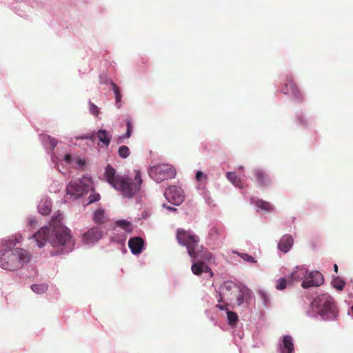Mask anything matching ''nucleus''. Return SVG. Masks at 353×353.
I'll return each instance as SVG.
<instances>
[{
	"mask_svg": "<svg viewBox=\"0 0 353 353\" xmlns=\"http://www.w3.org/2000/svg\"><path fill=\"white\" fill-rule=\"evenodd\" d=\"M39 211L42 215H48L51 211L50 201H41L39 205Z\"/></svg>",
	"mask_w": 353,
	"mask_h": 353,
	"instance_id": "4be33fe9",
	"label": "nucleus"
},
{
	"mask_svg": "<svg viewBox=\"0 0 353 353\" xmlns=\"http://www.w3.org/2000/svg\"><path fill=\"white\" fill-rule=\"evenodd\" d=\"M54 232L59 243H68L72 240L71 231L65 226L59 225L54 227Z\"/></svg>",
	"mask_w": 353,
	"mask_h": 353,
	"instance_id": "9d476101",
	"label": "nucleus"
},
{
	"mask_svg": "<svg viewBox=\"0 0 353 353\" xmlns=\"http://www.w3.org/2000/svg\"><path fill=\"white\" fill-rule=\"evenodd\" d=\"M90 112L94 116H97L99 113V108L92 102H89Z\"/></svg>",
	"mask_w": 353,
	"mask_h": 353,
	"instance_id": "f704fd0d",
	"label": "nucleus"
},
{
	"mask_svg": "<svg viewBox=\"0 0 353 353\" xmlns=\"http://www.w3.org/2000/svg\"><path fill=\"white\" fill-rule=\"evenodd\" d=\"M97 137L103 145L108 147L110 142V135L108 132L105 130H100L97 133Z\"/></svg>",
	"mask_w": 353,
	"mask_h": 353,
	"instance_id": "a211bd4d",
	"label": "nucleus"
},
{
	"mask_svg": "<svg viewBox=\"0 0 353 353\" xmlns=\"http://www.w3.org/2000/svg\"><path fill=\"white\" fill-rule=\"evenodd\" d=\"M192 272L194 274L199 276L203 272V263L198 262L194 263L191 268Z\"/></svg>",
	"mask_w": 353,
	"mask_h": 353,
	"instance_id": "b1692460",
	"label": "nucleus"
},
{
	"mask_svg": "<svg viewBox=\"0 0 353 353\" xmlns=\"http://www.w3.org/2000/svg\"><path fill=\"white\" fill-rule=\"evenodd\" d=\"M71 159H72V157H71L70 154H68L65 155L64 160H65V162L70 163V161H71Z\"/></svg>",
	"mask_w": 353,
	"mask_h": 353,
	"instance_id": "c03bdc74",
	"label": "nucleus"
},
{
	"mask_svg": "<svg viewBox=\"0 0 353 353\" xmlns=\"http://www.w3.org/2000/svg\"><path fill=\"white\" fill-rule=\"evenodd\" d=\"M227 317L228 320V324L230 325H236L239 319L237 314L235 312L229 310L227 311Z\"/></svg>",
	"mask_w": 353,
	"mask_h": 353,
	"instance_id": "bb28decb",
	"label": "nucleus"
},
{
	"mask_svg": "<svg viewBox=\"0 0 353 353\" xmlns=\"http://www.w3.org/2000/svg\"><path fill=\"white\" fill-rule=\"evenodd\" d=\"M334 270L335 272H336V273L338 272V266L336 264L334 265Z\"/></svg>",
	"mask_w": 353,
	"mask_h": 353,
	"instance_id": "8fccbe9b",
	"label": "nucleus"
},
{
	"mask_svg": "<svg viewBox=\"0 0 353 353\" xmlns=\"http://www.w3.org/2000/svg\"><path fill=\"white\" fill-rule=\"evenodd\" d=\"M292 244H278L279 249L283 253H287L292 248Z\"/></svg>",
	"mask_w": 353,
	"mask_h": 353,
	"instance_id": "e433bc0d",
	"label": "nucleus"
},
{
	"mask_svg": "<svg viewBox=\"0 0 353 353\" xmlns=\"http://www.w3.org/2000/svg\"><path fill=\"white\" fill-rule=\"evenodd\" d=\"M149 174L157 182H161L174 177L176 172L171 165L159 164L150 169Z\"/></svg>",
	"mask_w": 353,
	"mask_h": 353,
	"instance_id": "20e7f679",
	"label": "nucleus"
},
{
	"mask_svg": "<svg viewBox=\"0 0 353 353\" xmlns=\"http://www.w3.org/2000/svg\"><path fill=\"white\" fill-rule=\"evenodd\" d=\"M234 253L238 254L239 256H240L244 261H247V262H249V263H256V261L254 259V258L248 254H245V253H240V252H236V251H234Z\"/></svg>",
	"mask_w": 353,
	"mask_h": 353,
	"instance_id": "473e14b6",
	"label": "nucleus"
},
{
	"mask_svg": "<svg viewBox=\"0 0 353 353\" xmlns=\"http://www.w3.org/2000/svg\"><path fill=\"white\" fill-rule=\"evenodd\" d=\"M62 219L61 214L58 212L57 214H54V215L52 218V223L53 225L59 223Z\"/></svg>",
	"mask_w": 353,
	"mask_h": 353,
	"instance_id": "4c0bfd02",
	"label": "nucleus"
},
{
	"mask_svg": "<svg viewBox=\"0 0 353 353\" xmlns=\"http://www.w3.org/2000/svg\"><path fill=\"white\" fill-rule=\"evenodd\" d=\"M351 311L353 313V305L351 307Z\"/></svg>",
	"mask_w": 353,
	"mask_h": 353,
	"instance_id": "5fc2aeb1",
	"label": "nucleus"
},
{
	"mask_svg": "<svg viewBox=\"0 0 353 353\" xmlns=\"http://www.w3.org/2000/svg\"><path fill=\"white\" fill-rule=\"evenodd\" d=\"M52 236L50 228L44 226L34 235V238L37 243H45L50 241Z\"/></svg>",
	"mask_w": 353,
	"mask_h": 353,
	"instance_id": "f8f14e48",
	"label": "nucleus"
},
{
	"mask_svg": "<svg viewBox=\"0 0 353 353\" xmlns=\"http://www.w3.org/2000/svg\"><path fill=\"white\" fill-rule=\"evenodd\" d=\"M188 254L194 259L210 261L212 259V254L208 252L201 244H186Z\"/></svg>",
	"mask_w": 353,
	"mask_h": 353,
	"instance_id": "39448f33",
	"label": "nucleus"
},
{
	"mask_svg": "<svg viewBox=\"0 0 353 353\" xmlns=\"http://www.w3.org/2000/svg\"><path fill=\"white\" fill-rule=\"evenodd\" d=\"M294 239L290 234H285L282 236L280 243H293Z\"/></svg>",
	"mask_w": 353,
	"mask_h": 353,
	"instance_id": "58836bf2",
	"label": "nucleus"
},
{
	"mask_svg": "<svg viewBox=\"0 0 353 353\" xmlns=\"http://www.w3.org/2000/svg\"><path fill=\"white\" fill-rule=\"evenodd\" d=\"M89 199H90V201H89L90 203L97 201L100 199V195L99 194H90L89 196Z\"/></svg>",
	"mask_w": 353,
	"mask_h": 353,
	"instance_id": "a19ab883",
	"label": "nucleus"
},
{
	"mask_svg": "<svg viewBox=\"0 0 353 353\" xmlns=\"http://www.w3.org/2000/svg\"><path fill=\"white\" fill-rule=\"evenodd\" d=\"M23 241V239L21 236V234H18L14 236V239H9L8 241V243H21ZM6 243H7V241Z\"/></svg>",
	"mask_w": 353,
	"mask_h": 353,
	"instance_id": "ea45409f",
	"label": "nucleus"
},
{
	"mask_svg": "<svg viewBox=\"0 0 353 353\" xmlns=\"http://www.w3.org/2000/svg\"><path fill=\"white\" fill-rule=\"evenodd\" d=\"M216 307L217 308H219L220 310H226V311L228 310L227 307L225 305H219V304H218V305H216Z\"/></svg>",
	"mask_w": 353,
	"mask_h": 353,
	"instance_id": "a18cd8bd",
	"label": "nucleus"
},
{
	"mask_svg": "<svg viewBox=\"0 0 353 353\" xmlns=\"http://www.w3.org/2000/svg\"><path fill=\"white\" fill-rule=\"evenodd\" d=\"M103 236V231L99 228L95 227L85 232L83 239L85 243H94L101 240Z\"/></svg>",
	"mask_w": 353,
	"mask_h": 353,
	"instance_id": "9b49d317",
	"label": "nucleus"
},
{
	"mask_svg": "<svg viewBox=\"0 0 353 353\" xmlns=\"http://www.w3.org/2000/svg\"><path fill=\"white\" fill-rule=\"evenodd\" d=\"M81 139H90L92 141H94V139H95V135L94 134H92L90 136L82 137H81Z\"/></svg>",
	"mask_w": 353,
	"mask_h": 353,
	"instance_id": "49530a36",
	"label": "nucleus"
},
{
	"mask_svg": "<svg viewBox=\"0 0 353 353\" xmlns=\"http://www.w3.org/2000/svg\"><path fill=\"white\" fill-rule=\"evenodd\" d=\"M324 282L323 274L318 271L311 272L308 277L302 281L301 286L303 288H308L310 287H319Z\"/></svg>",
	"mask_w": 353,
	"mask_h": 353,
	"instance_id": "6e6552de",
	"label": "nucleus"
},
{
	"mask_svg": "<svg viewBox=\"0 0 353 353\" xmlns=\"http://www.w3.org/2000/svg\"><path fill=\"white\" fill-rule=\"evenodd\" d=\"M128 243H144V241L141 237H132L129 239Z\"/></svg>",
	"mask_w": 353,
	"mask_h": 353,
	"instance_id": "79ce46f5",
	"label": "nucleus"
},
{
	"mask_svg": "<svg viewBox=\"0 0 353 353\" xmlns=\"http://www.w3.org/2000/svg\"><path fill=\"white\" fill-rule=\"evenodd\" d=\"M51 145H52V148H54V147L57 145V142H56V141H55V140H52V141H51Z\"/></svg>",
	"mask_w": 353,
	"mask_h": 353,
	"instance_id": "09e8293b",
	"label": "nucleus"
},
{
	"mask_svg": "<svg viewBox=\"0 0 353 353\" xmlns=\"http://www.w3.org/2000/svg\"><path fill=\"white\" fill-rule=\"evenodd\" d=\"M112 88L114 92L116 103H117V108H120V106H121L120 103H121V98H122V95L120 92V90H119V87L114 83H112Z\"/></svg>",
	"mask_w": 353,
	"mask_h": 353,
	"instance_id": "393cba45",
	"label": "nucleus"
},
{
	"mask_svg": "<svg viewBox=\"0 0 353 353\" xmlns=\"http://www.w3.org/2000/svg\"><path fill=\"white\" fill-rule=\"evenodd\" d=\"M144 244H128L129 248L134 254H138L141 252Z\"/></svg>",
	"mask_w": 353,
	"mask_h": 353,
	"instance_id": "2f4dec72",
	"label": "nucleus"
},
{
	"mask_svg": "<svg viewBox=\"0 0 353 353\" xmlns=\"http://www.w3.org/2000/svg\"><path fill=\"white\" fill-rule=\"evenodd\" d=\"M93 221L98 224L104 223L108 221V217L103 209H98L94 212Z\"/></svg>",
	"mask_w": 353,
	"mask_h": 353,
	"instance_id": "6ab92c4d",
	"label": "nucleus"
},
{
	"mask_svg": "<svg viewBox=\"0 0 353 353\" xmlns=\"http://www.w3.org/2000/svg\"><path fill=\"white\" fill-rule=\"evenodd\" d=\"M79 164H83V163L82 162V161H81V160H79Z\"/></svg>",
	"mask_w": 353,
	"mask_h": 353,
	"instance_id": "603ef678",
	"label": "nucleus"
},
{
	"mask_svg": "<svg viewBox=\"0 0 353 353\" xmlns=\"http://www.w3.org/2000/svg\"><path fill=\"white\" fill-rule=\"evenodd\" d=\"M117 225L127 232H131L132 230V225L131 223L125 220H119L117 222Z\"/></svg>",
	"mask_w": 353,
	"mask_h": 353,
	"instance_id": "c85d7f7f",
	"label": "nucleus"
},
{
	"mask_svg": "<svg viewBox=\"0 0 353 353\" xmlns=\"http://www.w3.org/2000/svg\"><path fill=\"white\" fill-rule=\"evenodd\" d=\"M176 239L178 243H198L199 238L192 231L184 229H178L176 231Z\"/></svg>",
	"mask_w": 353,
	"mask_h": 353,
	"instance_id": "1a4fd4ad",
	"label": "nucleus"
},
{
	"mask_svg": "<svg viewBox=\"0 0 353 353\" xmlns=\"http://www.w3.org/2000/svg\"><path fill=\"white\" fill-rule=\"evenodd\" d=\"M254 203L258 208L265 211L271 212L274 210V207L270 204V203L262 199H256Z\"/></svg>",
	"mask_w": 353,
	"mask_h": 353,
	"instance_id": "5701e85b",
	"label": "nucleus"
},
{
	"mask_svg": "<svg viewBox=\"0 0 353 353\" xmlns=\"http://www.w3.org/2000/svg\"><path fill=\"white\" fill-rule=\"evenodd\" d=\"M118 153L120 157L125 159L129 157L130 152L128 146L122 145L119 148Z\"/></svg>",
	"mask_w": 353,
	"mask_h": 353,
	"instance_id": "c756f323",
	"label": "nucleus"
},
{
	"mask_svg": "<svg viewBox=\"0 0 353 353\" xmlns=\"http://www.w3.org/2000/svg\"><path fill=\"white\" fill-rule=\"evenodd\" d=\"M222 301V299L221 298H220V299L219 300V302H221Z\"/></svg>",
	"mask_w": 353,
	"mask_h": 353,
	"instance_id": "6e6d98bb",
	"label": "nucleus"
},
{
	"mask_svg": "<svg viewBox=\"0 0 353 353\" xmlns=\"http://www.w3.org/2000/svg\"><path fill=\"white\" fill-rule=\"evenodd\" d=\"M254 175L256 178V181H257L259 185H260L261 187L268 186L270 184L271 179L268 174L265 173L263 170H256L254 172Z\"/></svg>",
	"mask_w": 353,
	"mask_h": 353,
	"instance_id": "2eb2a0df",
	"label": "nucleus"
},
{
	"mask_svg": "<svg viewBox=\"0 0 353 353\" xmlns=\"http://www.w3.org/2000/svg\"><path fill=\"white\" fill-rule=\"evenodd\" d=\"M281 92L285 94H292L296 99L301 98L300 90L292 80H287L285 88L281 90Z\"/></svg>",
	"mask_w": 353,
	"mask_h": 353,
	"instance_id": "4468645a",
	"label": "nucleus"
},
{
	"mask_svg": "<svg viewBox=\"0 0 353 353\" xmlns=\"http://www.w3.org/2000/svg\"><path fill=\"white\" fill-rule=\"evenodd\" d=\"M203 272H210V275L212 276H213V272L211 271V269L208 265H205L204 263H203Z\"/></svg>",
	"mask_w": 353,
	"mask_h": 353,
	"instance_id": "37998d69",
	"label": "nucleus"
},
{
	"mask_svg": "<svg viewBox=\"0 0 353 353\" xmlns=\"http://www.w3.org/2000/svg\"><path fill=\"white\" fill-rule=\"evenodd\" d=\"M225 288L227 290H231L233 288H235L236 290V303L238 305H241L243 302V299H244V296H243V292L237 288L236 287V285L232 283H225Z\"/></svg>",
	"mask_w": 353,
	"mask_h": 353,
	"instance_id": "aec40b11",
	"label": "nucleus"
},
{
	"mask_svg": "<svg viewBox=\"0 0 353 353\" xmlns=\"http://www.w3.org/2000/svg\"><path fill=\"white\" fill-rule=\"evenodd\" d=\"M228 179L236 187L239 188H243V183L240 177H239L234 172H229L226 174Z\"/></svg>",
	"mask_w": 353,
	"mask_h": 353,
	"instance_id": "412c9836",
	"label": "nucleus"
},
{
	"mask_svg": "<svg viewBox=\"0 0 353 353\" xmlns=\"http://www.w3.org/2000/svg\"><path fill=\"white\" fill-rule=\"evenodd\" d=\"M311 306L325 320L334 319L338 314L334 299L328 294L317 296L311 303Z\"/></svg>",
	"mask_w": 353,
	"mask_h": 353,
	"instance_id": "7ed1b4c3",
	"label": "nucleus"
},
{
	"mask_svg": "<svg viewBox=\"0 0 353 353\" xmlns=\"http://www.w3.org/2000/svg\"><path fill=\"white\" fill-rule=\"evenodd\" d=\"M217 232H218L217 229H216V228H212V229H211V230H210V235H212V234H213V233H216V234Z\"/></svg>",
	"mask_w": 353,
	"mask_h": 353,
	"instance_id": "de8ad7c7",
	"label": "nucleus"
},
{
	"mask_svg": "<svg viewBox=\"0 0 353 353\" xmlns=\"http://www.w3.org/2000/svg\"><path fill=\"white\" fill-rule=\"evenodd\" d=\"M276 288L278 290H283L286 288L288 283H291L292 282H289V279L287 280L285 278H281L276 281Z\"/></svg>",
	"mask_w": 353,
	"mask_h": 353,
	"instance_id": "cd10ccee",
	"label": "nucleus"
},
{
	"mask_svg": "<svg viewBox=\"0 0 353 353\" xmlns=\"http://www.w3.org/2000/svg\"><path fill=\"white\" fill-rule=\"evenodd\" d=\"M32 254L20 247L6 250L0 256V266L8 270L21 268L30 262Z\"/></svg>",
	"mask_w": 353,
	"mask_h": 353,
	"instance_id": "f03ea898",
	"label": "nucleus"
},
{
	"mask_svg": "<svg viewBox=\"0 0 353 353\" xmlns=\"http://www.w3.org/2000/svg\"><path fill=\"white\" fill-rule=\"evenodd\" d=\"M196 179L198 181H205L208 179V176L201 171H198L196 174Z\"/></svg>",
	"mask_w": 353,
	"mask_h": 353,
	"instance_id": "c9c22d12",
	"label": "nucleus"
},
{
	"mask_svg": "<svg viewBox=\"0 0 353 353\" xmlns=\"http://www.w3.org/2000/svg\"><path fill=\"white\" fill-rule=\"evenodd\" d=\"M333 286L339 290H342L345 286V282L339 277H335L332 281Z\"/></svg>",
	"mask_w": 353,
	"mask_h": 353,
	"instance_id": "7c9ffc66",
	"label": "nucleus"
},
{
	"mask_svg": "<svg viewBox=\"0 0 353 353\" xmlns=\"http://www.w3.org/2000/svg\"><path fill=\"white\" fill-rule=\"evenodd\" d=\"M45 244L44 243H42V244H39V248H42L43 247Z\"/></svg>",
	"mask_w": 353,
	"mask_h": 353,
	"instance_id": "3c124183",
	"label": "nucleus"
},
{
	"mask_svg": "<svg viewBox=\"0 0 353 353\" xmlns=\"http://www.w3.org/2000/svg\"><path fill=\"white\" fill-rule=\"evenodd\" d=\"M163 207L166 208L165 205H163ZM168 209L171 210L172 208L170 207H167Z\"/></svg>",
	"mask_w": 353,
	"mask_h": 353,
	"instance_id": "864d4df0",
	"label": "nucleus"
},
{
	"mask_svg": "<svg viewBox=\"0 0 353 353\" xmlns=\"http://www.w3.org/2000/svg\"><path fill=\"white\" fill-rule=\"evenodd\" d=\"M164 196L169 202L175 205L181 204L184 199L183 190L176 185L168 188L164 192Z\"/></svg>",
	"mask_w": 353,
	"mask_h": 353,
	"instance_id": "423d86ee",
	"label": "nucleus"
},
{
	"mask_svg": "<svg viewBox=\"0 0 353 353\" xmlns=\"http://www.w3.org/2000/svg\"><path fill=\"white\" fill-rule=\"evenodd\" d=\"M31 289L37 294H43L48 290L46 284H34L31 285Z\"/></svg>",
	"mask_w": 353,
	"mask_h": 353,
	"instance_id": "a878e982",
	"label": "nucleus"
},
{
	"mask_svg": "<svg viewBox=\"0 0 353 353\" xmlns=\"http://www.w3.org/2000/svg\"><path fill=\"white\" fill-rule=\"evenodd\" d=\"M68 244H50L51 249L50 250L52 256H57L63 254L68 251H65V248ZM70 245L71 244H68Z\"/></svg>",
	"mask_w": 353,
	"mask_h": 353,
	"instance_id": "f3484780",
	"label": "nucleus"
},
{
	"mask_svg": "<svg viewBox=\"0 0 353 353\" xmlns=\"http://www.w3.org/2000/svg\"><path fill=\"white\" fill-rule=\"evenodd\" d=\"M126 125H127V130H126L125 134L123 137V139H128V138L130 137L132 132L133 127H132V124L130 121H127Z\"/></svg>",
	"mask_w": 353,
	"mask_h": 353,
	"instance_id": "72a5a7b5",
	"label": "nucleus"
},
{
	"mask_svg": "<svg viewBox=\"0 0 353 353\" xmlns=\"http://www.w3.org/2000/svg\"><path fill=\"white\" fill-rule=\"evenodd\" d=\"M279 351L281 353H293L294 343L291 336H283L282 343L279 346Z\"/></svg>",
	"mask_w": 353,
	"mask_h": 353,
	"instance_id": "ddd939ff",
	"label": "nucleus"
},
{
	"mask_svg": "<svg viewBox=\"0 0 353 353\" xmlns=\"http://www.w3.org/2000/svg\"><path fill=\"white\" fill-rule=\"evenodd\" d=\"M307 270L303 267H296L289 276V282L299 281L306 277Z\"/></svg>",
	"mask_w": 353,
	"mask_h": 353,
	"instance_id": "dca6fc26",
	"label": "nucleus"
},
{
	"mask_svg": "<svg viewBox=\"0 0 353 353\" xmlns=\"http://www.w3.org/2000/svg\"><path fill=\"white\" fill-rule=\"evenodd\" d=\"M89 189L90 185L83 181H73L67 186V194L79 197L88 192Z\"/></svg>",
	"mask_w": 353,
	"mask_h": 353,
	"instance_id": "0eeeda50",
	"label": "nucleus"
},
{
	"mask_svg": "<svg viewBox=\"0 0 353 353\" xmlns=\"http://www.w3.org/2000/svg\"><path fill=\"white\" fill-rule=\"evenodd\" d=\"M116 170L110 165L105 168V177L107 181L123 197L131 199L137 194L141 188L143 180L139 170L134 171V178L116 174Z\"/></svg>",
	"mask_w": 353,
	"mask_h": 353,
	"instance_id": "f257e3e1",
	"label": "nucleus"
}]
</instances>
